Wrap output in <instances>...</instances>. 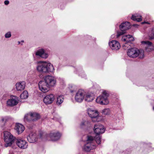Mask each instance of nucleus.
I'll return each instance as SVG.
<instances>
[{
    "label": "nucleus",
    "instance_id": "ea45409f",
    "mask_svg": "<svg viewBox=\"0 0 154 154\" xmlns=\"http://www.w3.org/2000/svg\"><path fill=\"white\" fill-rule=\"evenodd\" d=\"M21 42H24L23 41H22Z\"/></svg>",
    "mask_w": 154,
    "mask_h": 154
},
{
    "label": "nucleus",
    "instance_id": "9b49d317",
    "mask_svg": "<svg viewBox=\"0 0 154 154\" xmlns=\"http://www.w3.org/2000/svg\"><path fill=\"white\" fill-rule=\"evenodd\" d=\"M48 50L43 48L39 49L35 52V55L42 58L46 59L48 56Z\"/></svg>",
    "mask_w": 154,
    "mask_h": 154
},
{
    "label": "nucleus",
    "instance_id": "dca6fc26",
    "mask_svg": "<svg viewBox=\"0 0 154 154\" xmlns=\"http://www.w3.org/2000/svg\"><path fill=\"white\" fill-rule=\"evenodd\" d=\"M16 143L17 145L21 149H26L27 147V143L22 139H17Z\"/></svg>",
    "mask_w": 154,
    "mask_h": 154
},
{
    "label": "nucleus",
    "instance_id": "ddd939ff",
    "mask_svg": "<svg viewBox=\"0 0 154 154\" xmlns=\"http://www.w3.org/2000/svg\"><path fill=\"white\" fill-rule=\"evenodd\" d=\"M109 45L110 48L114 50H119L121 47L119 42L116 40H112L109 42Z\"/></svg>",
    "mask_w": 154,
    "mask_h": 154
},
{
    "label": "nucleus",
    "instance_id": "bb28decb",
    "mask_svg": "<svg viewBox=\"0 0 154 154\" xmlns=\"http://www.w3.org/2000/svg\"><path fill=\"white\" fill-rule=\"evenodd\" d=\"M64 100V97L63 95L58 96L56 102L57 104L58 105L61 104L63 102Z\"/></svg>",
    "mask_w": 154,
    "mask_h": 154
},
{
    "label": "nucleus",
    "instance_id": "39448f33",
    "mask_svg": "<svg viewBox=\"0 0 154 154\" xmlns=\"http://www.w3.org/2000/svg\"><path fill=\"white\" fill-rule=\"evenodd\" d=\"M4 140L5 143V146L8 147L11 146L15 138L11 133L8 131L4 132Z\"/></svg>",
    "mask_w": 154,
    "mask_h": 154
},
{
    "label": "nucleus",
    "instance_id": "0eeeda50",
    "mask_svg": "<svg viewBox=\"0 0 154 154\" xmlns=\"http://www.w3.org/2000/svg\"><path fill=\"white\" fill-rule=\"evenodd\" d=\"M108 94L106 91H104L103 93V94L97 97L96 100V102L101 105H106L109 102L107 99Z\"/></svg>",
    "mask_w": 154,
    "mask_h": 154
},
{
    "label": "nucleus",
    "instance_id": "f257e3e1",
    "mask_svg": "<svg viewBox=\"0 0 154 154\" xmlns=\"http://www.w3.org/2000/svg\"><path fill=\"white\" fill-rule=\"evenodd\" d=\"M36 68L38 72L44 73L52 72L54 70L52 64L46 62H38Z\"/></svg>",
    "mask_w": 154,
    "mask_h": 154
},
{
    "label": "nucleus",
    "instance_id": "7c9ffc66",
    "mask_svg": "<svg viewBox=\"0 0 154 154\" xmlns=\"http://www.w3.org/2000/svg\"><path fill=\"white\" fill-rule=\"evenodd\" d=\"M9 119L8 117L5 116L2 118L1 121L3 122H7Z\"/></svg>",
    "mask_w": 154,
    "mask_h": 154
},
{
    "label": "nucleus",
    "instance_id": "c85d7f7f",
    "mask_svg": "<svg viewBox=\"0 0 154 154\" xmlns=\"http://www.w3.org/2000/svg\"><path fill=\"white\" fill-rule=\"evenodd\" d=\"M110 113V109L108 108L102 110V113L105 115H109Z\"/></svg>",
    "mask_w": 154,
    "mask_h": 154
},
{
    "label": "nucleus",
    "instance_id": "4468645a",
    "mask_svg": "<svg viewBox=\"0 0 154 154\" xmlns=\"http://www.w3.org/2000/svg\"><path fill=\"white\" fill-rule=\"evenodd\" d=\"M54 99V95L50 94L46 95L44 98L43 101L46 105L50 104L53 102Z\"/></svg>",
    "mask_w": 154,
    "mask_h": 154
},
{
    "label": "nucleus",
    "instance_id": "423d86ee",
    "mask_svg": "<svg viewBox=\"0 0 154 154\" xmlns=\"http://www.w3.org/2000/svg\"><path fill=\"white\" fill-rule=\"evenodd\" d=\"M40 118V116L36 112H29L26 114L24 117V121L35 122Z\"/></svg>",
    "mask_w": 154,
    "mask_h": 154
},
{
    "label": "nucleus",
    "instance_id": "79ce46f5",
    "mask_svg": "<svg viewBox=\"0 0 154 154\" xmlns=\"http://www.w3.org/2000/svg\"><path fill=\"white\" fill-rule=\"evenodd\" d=\"M40 137H41V136H40Z\"/></svg>",
    "mask_w": 154,
    "mask_h": 154
},
{
    "label": "nucleus",
    "instance_id": "72a5a7b5",
    "mask_svg": "<svg viewBox=\"0 0 154 154\" xmlns=\"http://www.w3.org/2000/svg\"><path fill=\"white\" fill-rule=\"evenodd\" d=\"M152 34L153 35H150V38L152 39L154 37V29L152 30Z\"/></svg>",
    "mask_w": 154,
    "mask_h": 154
},
{
    "label": "nucleus",
    "instance_id": "20e7f679",
    "mask_svg": "<svg viewBox=\"0 0 154 154\" xmlns=\"http://www.w3.org/2000/svg\"><path fill=\"white\" fill-rule=\"evenodd\" d=\"M95 140L93 136L88 135L87 136V139L86 143L83 147V149L86 152H89L92 149L96 148L94 143Z\"/></svg>",
    "mask_w": 154,
    "mask_h": 154
},
{
    "label": "nucleus",
    "instance_id": "412c9836",
    "mask_svg": "<svg viewBox=\"0 0 154 154\" xmlns=\"http://www.w3.org/2000/svg\"><path fill=\"white\" fill-rule=\"evenodd\" d=\"M26 85L25 81H21L17 82L15 84L16 88L17 91H21L23 90Z\"/></svg>",
    "mask_w": 154,
    "mask_h": 154
},
{
    "label": "nucleus",
    "instance_id": "f3484780",
    "mask_svg": "<svg viewBox=\"0 0 154 154\" xmlns=\"http://www.w3.org/2000/svg\"><path fill=\"white\" fill-rule=\"evenodd\" d=\"M18 101V99L17 97L15 96H12L11 98L7 101V104L8 106H13L17 104Z\"/></svg>",
    "mask_w": 154,
    "mask_h": 154
},
{
    "label": "nucleus",
    "instance_id": "393cba45",
    "mask_svg": "<svg viewBox=\"0 0 154 154\" xmlns=\"http://www.w3.org/2000/svg\"><path fill=\"white\" fill-rule=\"evenodd\" d=\"M91 122L88 120H83L80 124V127L82 128H86L91 126Z\"/></svg>",
    "mask_w": 154,
    "mask_h": 154
},
{
    "label": "nucleus",
    "instance_id": "cd10ccee",
    "mask_svg": "<svg viewBox=\"0 0 154 154\" xmlns=\"http://www.w3.org/2000/svg\"><path fill=\"white\" fill-rule=\"evenodd\" d=\"M28 93L26 91H24L23 92L20 94V98L21 99H25L27 98L28 97Z\"/></svg>",
    "mask_w": 154,
    "mask_h": 154
},
{
    "label": "nucleus",
    "instance_id": "a19ab883",
    "mask_svg": "<svg viewBox=\"0 0 154 154\" xmlns=\"http://www.w3.org/2000/svg\"><path fill=\"white\" fill-rule=\"evenodd\" d=\"M153 109L154 110V106L153 107Z\"/></svg>",
    "mask_w": 154,
    "mask_h": 154
},
{
    "label": "nucleus",
    "instance_id": "473e14b6",
    "mask_svg": "<svg viewBox=\"0 0 154 154\" xmlns=\"http://www.w3.org/2000/svg\"><path fill=\"white\" fill-rule=\"evenodd\" d=\"M79 75L82 77L85 78L86 77V75L84 72L83 71H81V72H79L78 73Z\"/></svg>",
    "mask_w": 154,
    "mask_h": 154
},
{
    "label": "nucleus",
    "instance_id": "58836bf2",
    "mask_svg": "<svg viewBox=\"0 0 154 154\" xmlns=\"http://www.w3.org/2000/svg\"><path fill=\"white\" fill-rule=\"evenodd\" d=\"M70 87L72 88V86H69V88H70Z\"/></svg>",
    "mask_w": 154,
    "mask_h": 154
},
{
    "label": "nucleus",
    "instance_id": "4be33fe9",
    "mask_svg": "<svg viewBox=\"0 0 154 154\" xmlns=\"http://www.w3.org/2000/svg\"><path fill=\"white\" fill-rule=\"evenodd\" d=\"M14 129L17 133L20 134L23 132L25 130V128L21 124L17 123L16 124Z\"/></svg>",
    "mask_w": 154,
    "mask_h": 154
},
{
    "label": "nucleus",
    "instance_id": "aec40b11",
    "mask_svg": "<svg viewBox=\"0 0 154 154\" xmlns=\"http://www.w3.org/2000/svg\"><path fill=\"white\" fill-rule=\"evenodd\" d=\"M141 43L144 45L146 51L149 52L153 50V47L152 43L148 41H143L141 42Z\"/></svg>",
    "mask_w": 154,
    "mask_h": 154
},
{
    "label": "nucleus",
    "instance_id": "b1692460",
    "mask_svg": "<svg viewBox=\"0 0 154 154\" xmlns=\"http://www.w3.org/2000/svg\"><path fill=\"white\" fill-rule=\"evenodd\" d=\"M94 95L93 93H87L85 92V95L84 99L85 101L88 102L92 101L94 99Z\"/></svg>",
    "mask_w": 154,
    "mask_h": 154
},
{
    "label": "nucleus",
    "instance_id": "a211bd4d",
    "mask_svg": "<svg viewBox=\"0 0 154 154\" xmlns=\"http://www.w3.org/2000/svg\"><path fill=\"white\" fill-rule=\"evenodd\" d=\"M134 38L131 35H123L121 39V40L122 41L126 42L125 44L123 46L124 49H126V48H125L124 47H127L128 46L127 44V43H128L129 42L133 41L134 40Z\"/></svg>",
    "mask_w": 154,
    "mask_h": 154
},
{
    "label": "nucleus",
    "instance_id": "f8f14e48",
    "mask_svg": "<svg viewBox=\"0 0 154 154\" xmlns=\"http://www.w3.org/2000/svg\"><path fill=\"white\" fill-rule=\"evenodd\" d=\"M48 85L44 80L41 81L38 83L39 88L42 92L44 93L47 92L48 91L50 88Z\"/></svg>",
    "mask_w": 154,
    "mask_h": 154
},
{
    "label": "nucleus",
    "instance_id": "f704fd0d",
    "mask_svg": "<svg viewBox=\"0 0 154 154\" xmlns=\"http://www.w3.org/2000/svg\"><path fill=\"white\" fill-rule=\"evenodd\" d=\"M9 3V2L8 0H5L4 2V4L6 5H8Z\"/></svg>",
    "mask_w": 154,
    "mask_h": 154
},
{
    "label": "nucleus",
    "instance_id": "c756f323",
    "mask_svg": "<svg viewBox=\"0 0 154 154\" xmlns=\"http://www.w3.org/2000/svg\"><path fill=\"white\" fill-rule=\"evenodd\" d=\"M125 32V31H118L117 32V37L118 38L121 35H123Z\"/></svg>",
    "mask_w": 154,
    "mask_h": 154
},
{
    "label": "nucleus",
    "instance_id": "5701e85b",
    "mask_svg": "<svg viewBox=\"0 0 154 154\" xmlns=\"http://www.w3.org/2000/svg\"><path fill=\"white\" fill-rule=\"evenodd\" d=\"M130 24L128 22H125V23H122L119 26V28L120 30L124 31L129 29L130 28Z\"/></svg>",
    "mask_w": 154,
    "mask_h": 154
},
{
    "label": "nucleus",
    "instance_id": "7ed1b4c3",
    "mask_svg": "<svg viewBox=\"0 0 154 154\" xmlns=\"http://www.w3.org/2000/svg\"><path fill=\"white\" fill-rule=\"evenodd\" d=\"M94 132L97 134L95 137H94L96 143L98 144H100L101 137L99 135L104 132L105 128L101 125L97 124L94 125Z\"/></svg>",
    "mask_w": 154,
    "mask_h": 154
},
{
    "label": "nucleus",
    "instance_id": "a878e982",
    "mask_svg": "<svg viewBox=\"0 0 154 154\" xmlns=\"http://www.w3.org/2000/svg\"><path fill=\"white\" fill-rule=\"evenodd\" d=\"M141 16L138 14H135L132 15L131 17V19L134 21L137 22H140L142 20Z\"/></svg>",
    "mask_w": 154,
    "mask_h": 154
},
{
    "label": "nucleus",
    "instance_id": "6ab92c4d",
    "mask_svg": "<svg viewBox=\"0 0 154 154\" xmlns=\"http://www.w3.org/2000/svg\"><path fill=\"white\" fill-rule=\"evenodd\" d=\"M38 138V135L35 133H31L27 137L28 141L31 143H33L36 141Z\"/></svg>",
    "mask_w": 154,
    "mask_h": 154
},
{
    "label": "nucleus",
    "instance_id": "c9c22d12",
    "mask_svg": "<svg viewBox=\"0 0 154 154\" xmlns=\"http://www.w3.org/2000/svg\"><path fill=\"white\" fill-rule=\"evenodd\" d=\"M74 88L72 90H70V92H71V93H73V92L74 91H75V90H76V88H75V87H74Z\"/></svg>",
    "mask_w": 154,
    "mask_h": 154
},
{
    "label": "nucleus",
    "instance_id": "1a4fd4ad",
    "mask_svg": "<svg viewBox=\"0 0 154 154\" xmlns=\"http://www.w3.org/2000/svg\"><path fill=\"white\" fill-rule=\"evenodd\" d=\"M85 91L82 89H80L76 93L75 96V100L76 101L80 103L84 99Z\"/></svg>",
    "mask_w": 154,
    "mask_h": 154
},
{
    "label": "nucleus",
    "instance_id": "2f4dec72",
    "mask_svg": "<svg viewBox=\"0 0 154 154\" xmlns=\"http://www.w3.org/2000/svg\"><path fill=\"white\" fill-rule=\"evenodd\" d=\"M11 34L10 32H7L5 35V37L6 38H9L11 37Z\"/></svg>",
    "mask_w": 154,
    "mask_h": 154
},
{
    "label": "nucleus",
    "instance_id": "6e6552de",
    "mask_svg": "<svg viewBox=\"0 0 154 154\" xmlns=\"http://www.w3.org/2000/svg\"><path fill=\"white\" fill-rule=\"evenodd\" d=\"M87 113L89 116L93 119V121L94 122L99 121V120H98V118L99 116V114L97 110L89 108L87 109Z\"/></svg>",
    "mask_w": 154,
    "mask_h": 154
},
{
    "label": "nucleus",
    "instance_id": "9d476101",
    "mask_svg": "<svg viewBox=\"0 0 154 154\" xmlns=\"http://www.w3.org/2000/svg\"><path fill=\"white\" fill-rule=\"evenodd\" d=\"M49 88L53 87L55 86L56 84V80L55 78L52 76L47 75L44 78Z\"/></svg>",
    "mask_w": 154,
    "mask_h": 154
},
{
    "label": "nucleus",
    "instance_id": "2eb2a0df",
    "mask_svg": "<svg viewBox=\"0 0 154 154\" xmlns=\"http://www.w3.org/2000/svg\"><path fill=\"white\" fill-rule=\"evenodd\" d=\"M52 141H56L60 138L61 134L58 131H52L48 135Z\"/></svg>",
    "mask_w": 154,
    "mask_h": 154
},
{
    "label": "nucleus",
    "instance_id": "f03ea898",
    "mask_svg": "<svg viewBox=\"0 0 154 154\" xmlns=\"http://www.w3.org/2000/svg\"><path fill=\"white\" fill-rule=\"evenodd\" d=\"M127 54L131 58H136L137 57L140 59L144 58V51L143 50H139L136 48H132L128 50Z\"/></svg>",
    "mask_w": 154,
    "mask_h": 154
},
{
    "label": "nucleus",
    "instance_id": "e433bc0d",
    "mask_svg": "<svg viewBox=\"0 0 154 154\" xmlns=\"http://www.w3.org/2000/svg\"><path fill=\"white\" fill-rule=\"evenodd\" d=\"M142 24H149L150 23L148 22H145V21H144V22H142Z\"/></svg>",
    "mask_w": 154,
    "mask_h": 154
},
{
    "label": "nucleus",
    "instance_id": "4c0bfd02",
    "mask_svg": "<svg viewBox=\"0 0 154 154\" xmlns=\"http://www.w3.org/2000/svg\"><path fill=\"white\" fill-rule=\"evenodd\" d=\"M18 44H20V42H18Z\"/></svg>",
    "mask_w": 154,
    "mask_h": 154
}]
</instances>
